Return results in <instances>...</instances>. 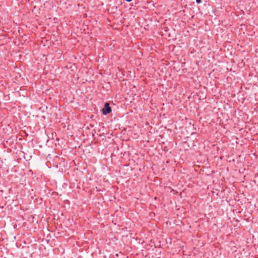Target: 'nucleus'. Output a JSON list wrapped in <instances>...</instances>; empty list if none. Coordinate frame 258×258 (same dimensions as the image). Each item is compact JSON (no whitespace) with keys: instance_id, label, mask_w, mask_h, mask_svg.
<instances>
[{"instance_id":"obj_2","label":"nucleus","mask_w":258,"mask_h":258,"mask_svg":"<svg viewBox=\"0 0 258 258\" xmlns=\"http://www.w3.org/2000/svg\"><path fill=\"white\" fill-rule=\"evenodd\" d=\"M196 1L197 3H198V4H200L201 3V0H196Z\"/></svg>"},{"instance_id":"obj_1","label":"nucleus","mask_w":258,"mask_h":258,"mask_svg":"<svg viewBox=\"0 0 258 258\" xmlns=\"http://www.w3.org/2000/svg\"><path fill=\"white\" fill-rule=\"evenodd\" d=\"M102 114L103 115H107L111 112V108L109 106V104L108 102H106L104 104V107L102 110Z\"/></svg>"},{"instance_id":"obj_3","label":"nucleus","mask_w":258,"mask_h":258,"mask_svg":"<svg viewBox=\"0 0 258 258\" xmlns=\"http://www.w3.org/2000/svg\"><path fill=\"white\" fill-rule=\"evenodd\" d=\"M127 2H131L132 0H125Z\"/></svg>"}]
</instances>
